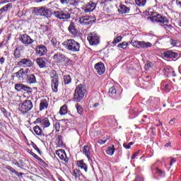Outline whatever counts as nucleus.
I'll use <instances>...</instances> for the list:
<instances>
[{
  "mask_svg": "<svg viewBox=\"0 0 181 181\" xmlns=\"http://www.w3.org/2000/svg\"><path fill=\"white\" fill-rule=\"evenodd\" d=\"M25 83L30 86H32V84H36V83H37L36 75L34 74H30L29 75H27V76L25 78Z\"/></svg>",
  "mask_w": 181,
  "mask_h": 181,
  "instance_id": "16",
  "label": "nucleus"
},
{
  "mask_svg": "<svg viewBox=\"0 0 181 181\" xmlns=\"http://www.w3.org/2000/svg\"><path fill=\"white\" fill-rule=\"evenodd\" d=\"M107 139H108V138L104 137L102 139H99L98 143L100 144V145H104V144L107 142Z\"/></svg>",
  "mask_w": 181,
  "mask_h": 181,
  "instance_id": "44",
  "label": "nucleus"
},
{
  "mask_svg": "<svg viewBox=\"0 0 181 181\" xmlns=\"http://www.w3.org/2000/svg\"><path fill=\"white\" fill-rule=\"evenodd\" d=\"M83 152L88 158H90V148L88 147V146H84Z\"/></svg>",
  "mask_w": 181,
  "mask_h": 181,
  "instance_id": "31",
  "label": "nucleus"
},
{
  "mask_svg": "<svg viewBox=\"0 0 181 181\" xmlns=\"http://www.w3.org/2000/svg\"><path fill=\"white\" fill-rule=\"evenodd\" d=\"M54 128L56 129L57 132H59V131H60V123L59 122H55Z\"/></svg>",
  "mask_w": 181,
  "mask_h": 181,
  "instance_id": "43",
  "label": "nucleus"
},
{
  "mask_svg": "<svg viewBox=\"0 0 181 181\" xmlns=\"http://www.w3.org/2000/svg\"><path fill=\"white\" fill-rule=\"evenodd\" d=\"M29 71H30V69H29L28 68L25 69L24 73H23L25 78L28 77V76H29V74H30Z\"/></svg>",
  "mask_w": 181,
  "mask_h": 181,
  "instance_id": "49",
  "label": "nucleus"
},
{
  "mask_svg": "<svg viewBox=\"0 0 181 181\" xmlns=\"http://www.w3.org/2000/svg\"><path fill=\"white\" fill-rule=\"evenodd\" d=\"M8 170H10V172H12V173H16V170L15 168H12L11 166L7 167Z\"/></svg>",
  "mask_w": 181,
  "mask_h": 181,
  "instance_id": "50",
  "label": "nucleus"
},
{
  "mask_svg": "<svg viewBox=\"0 0 181 181\" xmlns=\"http://www.w3.org/2000/svg\"><path fill=\"white\" fill-rule=\"evenodd\" d=\"M33 108V103L32 100H26L23 103L19 104L18 110L21 114H28L30 110Z\"/></svg>",
  "mask_w": 181,
  "mask_h": 181,
  "instance_id": "7",
  "label": "nucleus"
},
{
  "mask_svg": "<svg viewBox=\"0 0 181 181\" xmlns=\"http://www.w3.org/2000/svg\"><path fill=\"white\" fill-rule=\"evenodd\" d=\"M53 59L58 64H62V66H67V64L71 63V60H70L69 58L66 57L64 54L61 53L55 54L53 56Z\"/></svg>",
  "mask_w": 181,
  "mask_h": 181,
  "instance_id": "6",
  "label": "nucleus"
},
{
  "mask_svg": "<svg viewBox=\"0 0 181 181\" xmlns=\"http://www.w3.org/2000/svg\"><path fill=\"white\" fill-rule=\"evenodd\" d=\"M151 21H152V22H156L157 23H160V25L163 23H169V20H168L166 17L162 16L160 14L153 16L151 18Z\"/></svg>",
  "mask_w": 181,
  "mask_h": 181,
  "instance_id": "12",
  "label": "nucleus"
},
{
  "mask_svg": "<svg viewBox=\"0 0 181 181\" xmlns=\"http://www.w3.org/2000/svg\"><path fill=\"white\" fill-rule=\"evenodd\" d=\"M129 11H130L129 7H127L124 4H121L119 6V8L118 9V11L119 12V13H122V14L129 13Z\"/></svg>",
  "mask_w": 181,
  "mask_h": 181,
  "instance_id": "22",
  "label": "nucleus"
},
{
  "mask_svg": "<svg viewBox=\"0 0 181 181\" xmlns=\"http://www.w3.org/2000/svg\"><path fill=\"white\" fill-rule=\"evenodd\" d=\"M76 108L78 114H79V115H81L83 111V107H81V105H80L79 104H76Z\"/></svg>",
  "mask_w": 181,
  "mask_h": 181,
  "instance_id": "39",
  "label": "nucleus"
},
{
  "mask_svg": "<svg viewBox=\"0 0 181 181\" xmlns=\"http://www.w3.org/2000/svg\"><path fill=\"white\" fill-rule=\"evenodd\" d=\"M60 2L62 5H67L69 4V0H60Z\"/></svg>",
  "mask_w": 181,
  "mask_h": 181,
  "instance_id": "52",
  "label": "nucleus"
},
{
  "mask_svg": "<svg viewBox=\"0 0 181 181\" xmlns=\"http://www.w3.org/2000/svg\"><path fill=\"white\" fill-rule=\"evenodd\" d=\"M28 152L30 153V155L33 156L37 160H42V158L39 157V156L36 155V153H33L32 151L29 150Z\"/></svg>",
  "mask_w": 181,
  "mask_h": 181,
  "instance_id": "40",
  "label": "nucleus"
},
{
  "mask_svg": "<svg viewBox=\"0 0 181 181\" xmlns=\"http://www.w3.org/2000/svg\"><path fill=\"white\" fill-rule=\"evenodd\" d=\"M175 121H176V119H173L170 121V125H173L175 124Z\"/></svg>",
  "mask_w": 181,
  "mask_h": 181,
  "instance_id": "59",
  "label": "nucleus"
},
{
  "mask_svg": "<svg viewBox=\"0 0 181 181\" xmlns=\"http://www.w3.org/2000/svg\"><path fill=\"white\" fill-rule=\"evenodd\" d=\"M36 53L37 54H38V56H45V54L47 53V49L46 48V47L41 45L40 47L37 48Z\"/></svg>",
  "mask_w": 181,
  "mask_h": 181,
  "instance_id": "21",
  "label": "nucleus"
},
{
  "mask_svg": "<svg viewBox=\"0 0 181 181\" xmlns=\"http://www.w3.org/2000/svg\"><path fill=\"white\" fill-rule=\"evenodd\" d=\"M163 57L165 59H177L179 57V54L176 52L172 50H167L163 53Z\"/></svg>",
  "mask_w": 181,
  "mask_h": 181,
  "instance_id": "15",
  "label": "nucleus"
},
{
  "mask_svg": "<svg viewBox=\"0 0 181 181\" xmlns=\"http://www.w3.org/2000/svg\"><path fill=\"white\" fill-rule=\"evenodd\" d=\"M95 69L100 76L105 73V66L103 62H98L96 64H95Z\"/></svg>",
  "mask_w": 181,
  "mask_h": 181,
  "instance_id": "18",
  "label": "nucleus"
},
{
  "mask_svg": "<svg viewBox=\"0 0 181 181\" xmlns=\"http://www.w3.org/2000/svg\"><path fill=\"white\" fill-rule=\"evenodd\" d=\"M151 170L153 173H157V175H159L160 176H162L163 175V171L162 170H160L158 168H153V165L151 167Z\"/></svg>",
  "mask_w": 181,
  "mask_h": 181,
  "instance_id": "35",
  "label": "nucleus"
},
{
  "mask_svg": "<svg viewBox=\"0 0 181 181\" xmlns=\"http://www.w3.org/2000/svg\"><path fill=\"white\" fill-rule=\"evenodd\" d=\"M36 63L39 66L40 69H44V67H46V59H43V58L37 59Z\"/></svg>",
  "mask_w": 181,
  "mask_h": 181,
  "instance_id": "24",
  "label": "nucleus"
},
{
  "mask_svg": "<svg viewBox=\"0 0 181 181\" xmlns=\"http://www.w3.org/2000/svg\"><path fill=\"white\" fill-rule=\"evenodd\" d=\"M122 40V36H118L116 38L114 39L112 41L113 45H117V43H119Z\"/></svg>",
  "mask_w": 181,
  "mask_h": 181,
  "instance_id": "41",
  "label": "nucleus"
},
{
  "mask_svg": "<svg viewBox=\"0 0 181 181\" xmlns=\"http://www.w3.org/2000/svg\"><path fill=\"white\" fill-rule=\"evenodd\" d=\"M137 6H145L146 5V0H135Z\"/></svg>",
  "mask_w": 181,
  "mask_h": 181,
  "instance_id": "36",
  "label": "nucleus"
},
{
  "mask_svg": "<svg viewBox=\"0 0 181 181\" xmlns=\"http://www.w3.org/2000/svg\"><path fill=\"white\" fill-rule=\"evenodd\" d=\"M170 73L169 74V76H171L172 77H176V74H175V71H173V68H170Z\"/></svg>",
  "mask_w": 181,
  "mask_h": 181,
  "instance_id": "48",
  "label": "nucleus"
},
{
  "mask_svg": "<svg viewBox=\"0 0 181 181\" xmlns=\"http://www.w3.org/2000/svg\"><path fill=\"white\" fill-rule=\"evenodd\" d=\"M129 115H134V117H136V110L135 109H131L129 110Z\"/></svg>",
  "mask_w": 181,
  "mask_h": 181,
  "instance_id": "46",
  "label": "nucleus"
},
{
  "mask_svg": "<svg viewBox=\"0 0 181 181\" xmlns=\"http://www.w3.org/2000/svg\"><path fill=\"white\" fill-rule=\"evenodd\" d=\"M59 114L60 115H66V114H67V105H64L61 107Z\"/></svg>",
  "mask_w": 181,
  "mask_h": 181,
  "instance_id": "33",
  "label": "nucleus"
},
{
  "mask_svg": "<svg viewBox=\"0 0 181 181\" xmlns=\"http://www.w3.org/2000/svg\"><path fill=\"white\" fill-rule=\"evenodd\" d=\"M96 7L97 4H95V3H93V1H90L88 4L82 7V10L84 13H90V12H93V11H94Z\"/></svg>",
  "mask_w": 181,
  "mask_h": 181,
  "instance_id": "14",
  "label": "nucleus"
},
{
  "mask_svg": "<svg viewBox=\"0 0 181 181\" xmlns=\"http://www.w3.org/2000/svg\"><path fill=\"white\" fill-rule=\"evenodd\" d=\"M14 57L16 59H19L22 56V54L21 52V49L19 47H16V49L14 50Z\"/></svg>",
  "mask_w": 181,
  "mask_h": 181,
  "instance_id": "32",
  "label": "nucleus"
},
{
  "mask_svg": "<svg viewBox=\"0 0 181 181\" xmlns=\"http://www.w3.org/2000/svg\"><path fill=\"white\" fill-rule=\"evenodd\" d=\"M68 30L73 36H77V35H78V30L76 29V24L73 22H71L68 27Z\"/></svg>",
  "mask_w": 181,
  "mask_h": 181,
  "instance_id": "19",
  "label": "nucleus"
},
{
  "mask_svg": "<svg viewBox=\"0 0 181 181\" xmlns=\"http://www.w3.org/2000/svg\"><path fill=\"white\" fill-rule=\"evenodd\" d=\"M64 84H70L71 83V76L70 75H66L64 76Z\"/></svg>",
  "mask_w": 181,
  "mask_h": 181,
  "instance_id": "37",
  "label": "nucleus"
},
{
  "mask_svg": "<svg viewBox=\"0 0 181 181\" xmlns=\"http://www.w3.org/2000/svg\"><path fill=\"white\" fill-rule=\"evenodd\" d=\"M88 40L89 42V45L91 46H97V45H100V36L95 32L90 33L88 35Z\"/></svg>",
  "mask_w": 181,
  "mask_h": 181,
  "instance_id": "8",
  "label": "nucleus"
},
{
  "mask_svg": "<svg viewBox=\"0 0 181 181\" xmlns=\"http://www.w3.org/2000/svg\"><path fill=\"white\" fill-rule=\"evenodd\" d=\"M109 94L110 97H114L117 94V89L114 86L110 88L109 89Z\"/></svg>",
  "mask_w": 181,
  "mask_h": 181,
  "instance_id": "38",
  "label": "nucleus"
},
{
  "mask_svg": "<svg viewBox=\"0 0 181 181\" xmlns=\"http://www.w3.org/2000/svg\"><path fill=\"white\" fill-rule=\"evenodd\" d=\"M175 162H176V160L175 158H172L170 160V166H172Z\"/></svg>",
  "mask_w": 181,
  "mask_h": 181,
  "instance_id": "56",
  "label": "nucleus"
},
{
  "mask_svg": "<svg viewBox=\"0 0 181 181\" xmlns=\"http://www.w3.org/2000/svg\"><path fill=\"white\" fill-rule=\"evenodd\" d=\"M33 131L35 135H38V136H45V133L42 131V129L39 126H35L33 127Z\"/></svg>",
  "mask_w": 181,
  "mask_h": 181,
  "instance_id": "23",
  "label": "nucleus"
},
{
  "mask_svg": "<svg viewBox=\"0 0 181 181\" xmlns=\"http://www.w3.org/2000/svg\"><path fill=\"white\" fill-rule=\"evenodd\" d=\"M127 46H128V42H123L118 45V47H120L121 49H127Z\"/></svg>",
  "mask_w": 181,
  "mask_h": 181,
  "instance_id": "42",
  "label": "nucleus"
},
{
  "mask_svg": "<svg viewBox=\"0 0 181 181\" xmlns=\"http://www.w3.org/2000/svg\"><path fill=\"white\" fill-rule=\"evenodd\" d=\"M138 156V153H134L132 156V159H135Z\"/></svg>",
  "mask_w": 181,
  "mask_h": 181,
  "instance_id": "58",
  "label": "nucleus"
},
{
  "mask_svg": "<svg viewBox=\"0 0 181 181\" xmlns=\"http://www.w3.org/2000/svg\"><path fill=\"white\" fill-rule=\"evenodd\" d=\"M0 63L1 64H4V63H5V57H2L0 58Z\"/></svg>",
  "mask_w": 181,
  "mask_h": 181,
  "instance_id": "55",
  "label": "nucleus"
},
{
  "mask_svg": "<svg viewBox=\"0 0 181 181\" xmlns=\"http://www.w3.org/2000/svg\"><path fill=\"white\" fill-rule=\"evenodd\" d=\"M23 91H32V88L29 87V86H26L24 85V89Z\"/></svg>",
  "mask_w": 181,
  "mask_h": 181,
  "instance_id": "51",
  "label": "nucleus"
},
{
  "mask_svg": "<svg viewBox=\"0 0 181 181\" xmlns=\"http://www.w3.org/2000/svg\"><path fill=\"white\" fill-rule=\"evenodd\" d=\"M49 77L51 78V87L54 93H57L59 88V75L54 70L49 72Z\"/></svg>",
  "mask_w": 181,
  "mask_h": 181,
  "instance_id": "5",
  "label": "nucleus"
},
{
  "mask_svg": "<svg viewBox=\"0 0 181 181\" xmlns=\"http://www.w3.org/2000/svg\"><path fill=\"white\" fill-rule=\"evenodd\" d=\"M132 145H134V142H130L128 144L127 143H124L123 144L124 148H125L126 149H131V146Z\"/></svg>",
  "mask_w": 181,
  "mask_h": 181,
  "instance_id": "45",
  "label": "nucleus"
},
{
  "mask_svg": "<svg viewBox=\"0 0 181 181\" xmlns=\"http://www.w3.org/2000/svg\"><path fill=\"white\" fill-rule=\"evenodd\" d=\"M49 107V100L47 98H43L40 103V111L47 109Z\"/></svg>",
  "mask_w": 181,
  "mask_h": 181,
  "instance_id": "20",
  "label": "nucleus"
},
{
  "mask_svg": "<svg viewBox=\"0 0 181 181\" xmlns=\"http://www.w3.org/2000/svg\"><path fill=\"white\" fill-rule=\"evenodd\" d=\"M33 15H35L36 16H45L49 19V18L52 16V11L45 6L34 7L33 8Z\"/></svg>",
  "mask_w": 181,
  "mask_h": 181,
  "instance_id": "4",
  "label": "nucleus"
},
{
  "mask_svg": "<svg viewBox=\"0 0 181 181\" xmlns=\"http://www.w3.org/2000/svg\"><path fill=\"white\" fill-rule=\"evenodd\" d=\"M37 152L40 154V155H42V151H40V149H37Z\"/></svg>",
  "mask_w": 181,
  "mask_h": 181,
  "instance_id": "62",
  "label": "nucleus"
},
{
  "mask_svg": "<svg viewBox=\"0 0 181 181\" xmlns=\"http://www.w3.org/2000/svg\"><path fill=\"white\" fill-rule=\"evenodd\" d=\"M33 148H34L35 151L39 149V147H37V145L35 144L34 143L33 144Z\"/></svg>",
  "mask_w": 181,
  "mask_h": 181,
  "instance_id": "57",
  "label": "nucleus"
},
{
  "mask_svg": "<svg viewBox=\"0 0 181 181\" xmlns=\"http://www.w3.org/2000/svg\"><path fill=\"white\" fill-rule=\"evenodd\" d=\"M52 15L59 21H67L71 18V9L64 8L62 10L54 11Z\"/></svg>",
  "mask_w": 181,
  "mask_h": 181,
  "instance_id": "2",
  "label": "nucleus"
},
{
  "mask_svg": "<svg viewBox=\"0 0 181 181\" xmlns=\"http://www.w3.org/2000/svg\"><path fill=\"white\" fill-rule=\"evenodd\" d=\"M19 40L25 46H29V45H32L35 42L28 34L20 35Z\"/></svg>",
  "mask_w": 181,
  "mask_h": 181,
  "instance_id": "11",
  "label": "nucleus"
},
{
  "mask_svg": "<svg viewBox=\"0 0 181 181\" xmlns=\"http://www.w3.org/2000/svg\"><path fill=\"white\" fill-rule=\"evenodd\" d=\"M71 5H74V6H78V1H72Z\"/></svg>",
  "mask_w": 181,
  "mask_h": 181,
  "instance_id": "54",
  "label": "nucleus"
},
{
  "mask_svg": "<svg viewBox=\"0 0 181 181\" xmlns=\"http://www.w3.org/2000/svg\"><path fill=\"white\" fill-rule=\"evenodd\" d=\"M165 146H167V148H169V146H170V143H167Z\"/></svg>",
  "mask_w": 181,
  "mask_h": 181,
  "instance_id": "63",
  "label": "nucleus"
},
{
  "mask_svg": "<svg viewBox=\"0 0 181 181\" xmlns=\"http://www.w3.org/2000/svg\"><path fill=\"white\" fill-rule=\"evenodd\" d=\"M18 66H19V67H24V68L33 67L34 64L30 59L24 58V59H21L18 62Z\"/></svg>",
  "mask_w": 181,
  "mask_h": 181,
  "instance_id": "13",
  "label": "nucleus"
},
{
  "mask_svg": "<svg viewBox=\"0 0 181 181\" xmlns=\"http://www.w3.org/2000/svg\"><path fill=\"white\" fill-rule=\"evenodd\" d=\"M136 181H142V177L138 176L136 177Z\"/></svg>",
  "mask_w": 181,
  "mask_h": 181,
  "instance_id": "60",
  "label": "nucleus"
},
{
  "mask_svg": "<svg viewBox=\"0 0 181 181\" xmlns=\"http://www.w3.org/2000/svg\"><path fill=\"white\" fill-rule=\"evenodd\" d=\"M132 46L137 49H148V47H152V43L145 41L134 40L132 42Z\"/></svg>",
  "mask_w": 181,
  "mask_h": 181,
  "instance_id": "10",
  "label": "nucleus"
},
{
  "mask_svg": "<svg viewBox=\"0 0 181 181\" xmlns=\"http://www.w3.org/2000/svg\"><path fill=\"white\" fill-rule=\"evenodd\" d=\"M114 152H115V148H114V146H109L106 149V153L107 155H109V156H112L114 155Z\"/></svg>",
  "mask_w": 181,
  "mask_h": 181,
  "instance_id": "29",
  "label": "nucleus"
},
{
  "mask_svg": "<svg viewBox=\"0 0 181 181\" xmlns=\"http://www.w3.org/2000/svg\"><path fill=\"white\" fill-rule=\"evenodd\" d=\"M55 153L59 156L61 160H64V162H69V157L66 154V151L64 150H57Z\"/></svg>",
  "mask_w": 181,
  "mask_h": 181,
  "instance_id": "17",
  "label": "nucleus"
},
{
  "mask_svg": "<svg viewBox=\"0 0 181 181\" xmlns=\"http://www.w3.org/2000/svg\"><path fill=\"white\" fill-rule=\"evenodd\" d=\"M25 73V70L23 69V68H21L18 71H17L15 74L16 77H17V78H18V80H22L23 75Z\"/></svg>",
  "mask_w": 181,
  "mask_h": 181,
  "instance_id": "28",
  "label": "nucleus"
},
{
  "mask_svg": "<svg viewBox=\"0 0 181 181\" xmlns=\"http://www.w3.org/2000/svg\"><path fill=\"white\" fill-rule=\"evenodd\" d=\"M50 121L52 117H39L35 122L34 124H40L42 128H49L50 127Z\"/></svg>",
  "mask_w": 181,
  "mask_h": 181,
  "instance_id": "9",
  "label": "nucleus"
},
{
  "mask_svg": "<svg viewBox=\"0 0 181 181\" xmlns=\"http://www.w3.org/2000/svg\"><path fill=\"white\" fill-rule=\"evenodd\" d=\"M90 21L88 18L81 17L78 21V23H80L81 25H90V22L91 21Z\"/></svg>",
  "mask_w": 181,
  "mask_h": 181,
  "instance_id": "25",
  "label": "nucleus"
},
{
  "mask_svg": "<svg viewBox=\"0 0 181 181\" xmlns=\"http://www.w3.org/2000/svg\"><path fill=\"white\" fill-rule=\"evenodd\" d=\"M86 93L87 88L86 87V85L83 83L78 85L74 90V101L80 103V101L83 100V98H84Z\"/></svg>",
  "mask_w": 181,
  "mask_h": 181,
  "instance_id": "1",
  "label": "nucleus"
},
{
  "mask_svg": "<svg viewBox=\"0 0 181 181\" xmlns=\"http://www.w3.org/2000/svg\"><path fill=\"white\" fill-rule=\"evenodd\" d=\"M108 1H111V0H102L101 4H105V2H108Z\"/></svg>",
  "mask_w": 181,
  "mask_h": 181,
  "instance_id": "61",
  "label": "nucleus"
},
{
  "mask_svg": "<svg viewBox=\"0 0 181 181\" xmlns=\"http://www.w3.org/2000/svg\"><path fill=\"white\" fill-rule=\"evenodd\" d=\"M77 166H78V168H81V169H83V170H85V172L87 173V165L84 163V160H78Z\"/></svg>",
  "mask_w": 181,
  "mask_h": 181,
  "instance_id": "26",
  "label": "nucleus"
},
{
  "mask_svg": "<svg viewBox=\"0 0 181 181\" xmlns=\"http://www.w3.org/2000/svg\"><path fill=\"white\" fill-rule=\"evenodd\" d=\"M170 69H172V67L165 66L163 70L165 73H167V74H170Z\"/></svg>",
  "mask_w": 181,
  "mask_h": 181,
  "instance_id": "47",
  "label": "nucleus"
},
{
  "mask_svg": "<svg viewBox=\"0 0 181 181\" xmlns=\"http://www.w3.org/2000/svg\"><path fill=\"white\" fill-rule=\"evenodd\" d=\"M24 88H25V85L22 83H16L15 85V90H16V91H23Z\"/></svg>",
  "mask_w": 181,
  "mask_h": 181,
  "instance_id": "34",
  "label": "nucleus"
},
{
  "mask_svg": "<svg viewBox=\"0 0 181 181\" xmlns=\"http://www.w3.org/2000/svg\"><path fill=\"white\" fill-rule=\"evenodd\" d=\"M170 43L172 46H176V45H177V41L175 40H170Z\"/></svg>",
  "mask_w": 181,
  "mask_h": 181,
  "instance_id": "53",
  "label": "nucleus"
},
{
  "mask_svg": "<svg viewBox=\"0 0 181 181\" xmlns=\"http://www.w3.org/2000/svg\"><path fill=\"white\" fill-rule=\"evenodd\" d=\"M62 45L69 52H73L74 53H76V52H80V43L74 40H66L62 43Z\"/></svg>",
  "mask_w": 181,
  "mask_h": 181,
  "instance_id": "3",
  "label": "nucleus"
},
{
  "mask_svg": "<svg viewBox=\"0 0 181 181\" xmlns=\"http://www.w3.org/2000/svg\"><path fill=\"white\" fill-rule=\"evenodd\" d=\"M81 175H83V173H81V171H80V170H74L73 176H74L75 179H80V176H81Z\"/></svg>",
  "mask_w": 181,
  "mask_h": 181,
  "instance_id": "30",
  "label": "nucleus"
},
{
  "mask_svg": "<svg viewBox=\"0 0 181 181\" xmlns=\"http://www.w3.org/2000/svg\"><path fill=\"white\" fill-rule=\"evenodd\" d=\"M8 9H12V4L9 3L4 6L3 8L0 9V15H2L3 12H8Z\"/></svg>",
  "mask_w": 181,
  "mask_h": 181,
  "instance_id": "27",
  "label": "nucleus"
},
{
  "mask_svg": "<svg viewBox=\"0 0 181 181\" xmlns=\"http://www.w3.org/2000/svg\"><path fill=\"white\" fill-rule=\"evenodd\" d=\"M168 87H169V86L166 85L165 87V90H168Z\"/></svg>",
  "mask_w": 181,
  "mask_h": 181,
  "instance_id": "64",
  "label": "nucleus"
}]
</instances>
